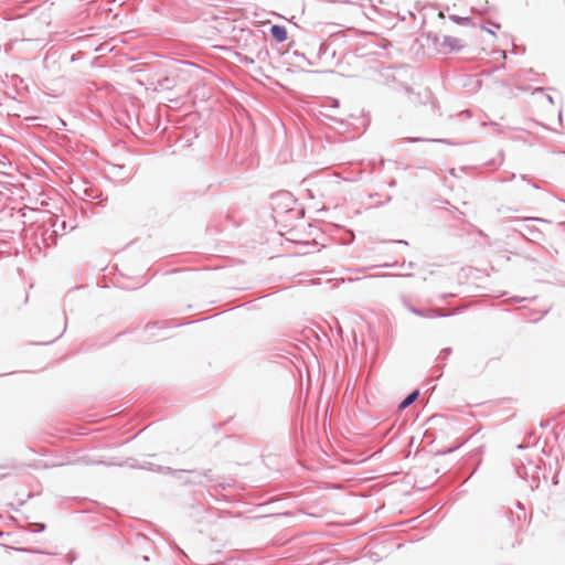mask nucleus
Wrapping results in <instances>:
<instances>
[{
	"label": "nucleus",
	"instance_id": "obj_14",
	"mask_svg": "<svg viewBox=\"0 0 565 565\" xmlns=\"http://www.w3.org/2000/svg\"><path fill=\"white\" fill-rule=\"evenodd\" d=\"M516 472L520 478L526 479L527 478V469L525 467H520L516 469Z\"/></svg>",
	"mask_w": 565,
	"mask_h": 565
},
{
	"label": "nucleus",
	"instance_id": "obj_7",
	"mask_svg": "<svg viewBox=\"0 0 565 565\" xmlns=\"http://www.w3.org/2000/svg\"><path fill=\"white\" fill-rule=\"evenodd\" d=\"M142 468H146V466H142ZM147 469H149L151 471L161 472V473H177V475L186 471V470H173L170 467L159 466V465H154L151 462H148Z\"/></svg>",
	"mask_w": 565,
	"mask_h": 565
},
{
	"label": "nucleus",
	"instance_id": "obj_40",
	"mask_svg": "<svg viewBox=\"0 0 565 565\" xmlns=\"http://www.w3.org/2000/svg\"><path fill=\"white\" fill-rule=\"evenodd\" d=\"M518 508H519V509H521V510H523V507L521 505V503H520V502L518 503Z\"/></svg>",
	"mask_w": 565,
	"mask_h": 565
},
{
	"label": "nucleus",
	"instance_id": "obj_33",
	"mask_svg": "<svg viewBox=\"0 0 565 565\" xmlns=\"http://www.w3.org/2000/svg\"><path fill=\"white\" fill-rule=\"evenodd\" d=\"M297 56H299V58H306L305 55L301 53V54H298V53H295Z\"/></svg>",
	"mask_w": 565,
	"mask_h": 565
},
{
	"label": "nucleus",
	"instance_id": "obj_21",
	"mask_svg": "<svg viewBox=\"0 0 565 565\" xmlns=\"http://www.w3.org/2000/svg\"><path fill=\"white\" fill-rule=\"evenodd\" d=\"M522 220H523V221H529V220H531V221H536V222L548 223V221H547V220L542 218V217H525V218H522Z\"/></svg>",
	"mask_w": 565,
	"mask_h": 565
},
{
	"label": "nucleus",
	"instance_id": "obj_29",
	"mask_svg": "<svg viewBox=\"0 0 565 565\" xmlns=\"http://www.w3.org/2000/svg\"><path fill=\"white\" fill-rule=\"evenodd\" d=\"M546 99L548 103L554 104L553 97L551 95H547Z\"/></svg>",
	"mask_w": 565,
	"mask_h": 565
},
{
	"label": "nucleus",
	"instance_id": "obj_12",
	"mask_svg": "<svg viewBox=\"0 0 565 565\" xmlns=\"http://www.w3.org/2000/svg\"><path fill=\"white\" fill-rule=\"evenodd\" d=\"M199 477H203L205 478L206 481L209 482H212L214 480L213 478V475H212V471L211 470H205L203 473H200Z\"/></svg>",
	"mask_w": 565,
	"mask_h": 565
},
{
	"label": "nucleus",
	"instance_id": "obj_3",
	"mask_svg": "<svg viewBox=\"0 0 565 565\" xmlns=\"http://www.w3.org/2000/svg\"><path fill=\"white\" fill-rule=\"evenodd\" d=\"M443 46L447 47L449 52L451 51H460L465 44L461 40L454 36H444Z\"/></svg>",
	"mask_w": 565,
	"mask_h": 565
},
{
	"label": "nucleus",
	"instance_id": "obj_26",
	"mask_svg": "<svg viewBox=\"0 0 565 565\" xmlns=\"http://www.w3.org/2000/svg\"><path fill=\"white\" fill-rule=\"evenodd\" d=\"M415 267H416V264L414 262H408L407 263V268L414 269Z\"/></svg>",
	"mask_w": 565,
	"mask_h": 565
},
{
	"label": "nucleus",
	"instance_id": "obj_34",
	"mask_svg": "<svg viewBox=\"0 0 565 565\" xmlns=\"http://www.w3.org/2000/svg\"><path fill=\"white\" fill-rule=\"evenodd\" d=\"M142 561H143V562H148V561H149V556L145 555V556L142 557Z\"/></svg>",
	"mask_w": 565,
	"mask_h": 565
},
{
	"label": "nucleus",
	"instance_id": "obj_25",
	"mask_svg": "<svg viewBox=\"0 0 565 565\" xmlns=\"http://www.w3.org/2000/svg\"><path fill=\"white\" fill-rule=\"evenodd\" d=\"M185 483H192V484H202V480H193V481H185Z\"/></svg>",
	"mask_w": 565,
	"mask_h": 565
},
{
	"label": "nucleus",
	"instance_id": "obj_1",
	"mask_svg": "<svg viewBox=\"0 0 565 565\" xmlns=\"http://www.w3.org/2000/svg\"><path fill=\"white\" fill-rule=\"evenodd\" d=\"M404 303L411 312H413L416 316L423 317V318L433 319V318H437V317H448L449 316V313H444L436 309H428V310L424 311L422 309H418V308L407 303L406 301H404Z\"/></svg>",
	"mask_w": 565,
	"mask_h": 565
},
{
	"label": "nucleus",
	"instance_id": "obj_13",
	"mask_svg": "<svg viewBox=\"0 0 565 565\" xmlns=\"http://www.w3.org/2000/svg\"><path fill=\"white\" fill-rule=\"evenodd\" d=\"M10 475V467L8 466H0V479L7 477Z\"/></svg>",
	"mask_w": 565,
	"mask_h": 565
},
{
	"label": "nucleus",
	"instance_id": "obj_37",
	"mask_svg": "<svg viewBox=\"0 0 565 565\" xmlns=\"http://www.w3.org/2000/svg\"><path fill=\"white\" fill-rule=\"evenodd\" d=\"M21 552H30L28 548H20Z\"/></svg>",
	"mask_w": 565,
	"mask_h": 565
},
{
	"label": "nucleus",
	"instance_id": "obj_20",
	"mask_svg": "<svg viewBox=\"0 0 565 565\" xmlns=\"http://www.w3.org/2000/svg\"><path fill=\"white\" fill-rule=\"evenodd\" d=\"M65 557H66V562L68 564H72L76 559V555L74 553H68V554H66Z\"/></svg>",
	"mask_w": 565,
	"mask_h": 565
},
{
	"label": "nucleus",
	"instance_id": "obj_36",
	"mask_svg": "<svg viewBox=\"0 0 565 565\" xmlns=\"http://www.w3.org/2000/svg\"><path fill=\"white\" fill-rule=\"evenodd\" d=\"M545 88L543 87H540V88H536L535 92H543Z\"/></svg>",
	"mask_w": 565,
	"mask_h": 565
},
{
	"label": "nucleus",
	"instance_id": "obj_31",
	"mask_svg": "<svg viewBox=\"0 0 565 565\" xmlns=\"http://www.w3.org/2000/svg\"><path fill=\"white\" fill-rule=\"evenodd\" d=\"M452 451V449H446L444 451H441L440 454L445 455V454H450Z\"/></svg>",
	"mask_w": 565,
	"mask_h": 565
},
{
	"label": "nucleus",
	"instance_id": "obj_32",
	"mask_svg": "<svg viewBox=\"0 0 565 565\" xmlns=\"http://www.w3.org/2000/svg\"><path fill=\"white\" fill-rule=\"evenodd\" d=\"M491 25H493L494 28L499 29L500 28V24L499 23H495V22H491Z\"/></svg>",
	"mask_w": 565,
	"mask_h": 565
},
{
	"label": "nucleus",
	"instance_id": "obj_6",
	"mask_svg": "<svg viewBox=\"0 0 565 565\" xmlns=\"http://www.w3.org/2000/svg\"><path fill=\"white\" fill-rule=\"evenodd\" d=\"M419 396V390L412 391L399 404H398V411H404L407 407H409L413 403L416 402V399Z\"/></svg>",
	"mask_w": 565,
	"mask_h": 565
},
{
	"label": "nucleus",
	"instance_id": "obj_28",
	"mask_svg": "<svg viewBox=\"0 0 565 565\" xmlns=\"http://www.w3.org/2000/svg\"><path fill=\"white\" fill-rule=\"evenodd\" d=\"M483 30H486L488 33L495 35L494 32L491 29H487L486 26H482Z\"/></svg>",
	"mask_w": 565,
	"mask_h": 565
},
{
	"label": "nucleus",
	"instance_id": "obj_9",
	"mask_svg": "<svg viewBox=\"0 0 565 565\" xmlns=\"http://www.w3.org/2000/svg\"><path fill=\"white\" fill-rule=\"evenodd\" d=\"M472 11L480 14H487L490 11V4L488 1L480 2L479 6L472 7Z\"/></svg>",
	"mask_w": 565,
	"mask_h": 565
},
{
	"label": "nucleus",
	"instance_id": "obj_16",
	"mask_svg": "<svg viewBox=\"0 0 565 565\" xmlns=\"http://www.w3.org/2000/svg\"><path fill=\"white\" fill-rule=\"evenodd\" d=\"M33 525L35 526V532H43L46 529V525L41 522L34 523Z\"/></svg>",
	"mask_w": 565,
	"mask_h": 565
},
{
	"label": "nucleus",
	"instance_id": "obj_8",
	"mask_svg": "<svg viewBox=\"0 0 565 565\" xmlns=\"http://www.w3.org/2000/svg\"><path fill=\"white\" fill-rule=\"evenodd\" d=\"M53 227L54 230L51 232L50 236H56L57 235V232L58 230L65 232L66 228H67V225H66V221H58V220H55V222L53 223Z\"/></svg>",
	"mask_w": 565,
	"mask_h": 565
},
{
	"label": "nucleus",
	"instance_id": "obj_22",
	"mask_svg": "<svg viewBox=\"0 0 565 565\" xmlns=\"http://www.w3.org/2000/svg\"><path fill=\"white\" fill-rule=\"evenodd\" d=\"M424 98H425L424 103H426L433 98L431 92L429 89L424 90Z\"/></svg>",
	"mask_w": 565,
	"mask_h": 565
},
{
	"label": "nucleus",
	"instance_id": "obj_4",
	"mask_svg": "<svg viewBox=\"0 0 565 565\" xmlns=\"http://www.w3.org/2000/svg\"><path fill=\"white\" fill-rule=\"evenodd\" d=\"M524 230L531 237L527 238L524 233H520L522 238L533 243H539L540 241L543 239V233L535 226L526 225Z\"/></svg>",
	"mask_w": 565,
	"mask_h": 565
},
{
	"label": "nucleus",
	"instance_id": "obj_41",
	"mask_svg": "<svg viewBox=\"0 0 565 565\" xmlns=\"http://www.w3.org/2000/svg\"><path fill=\"white\" fill-rule=\"evenodd\" d=\"M2 535H3V533H2V532H0V536H2Z\"/></svg>",
	"mask_w": 565,
	"mask_h": 565
},
{
	"label": "nucleus",
	"instance_id": "obj_24",
	"mask_svg": "<svg viewBox=\"0 0 565 565\" xmlns=\"http://www.w3.org/2000/svg\"><path fill=\"white\" fill-rule=\"evenodd\" d=\"M428 141L443 142V143H450V141H449V140H447V139H429Z\"/></svg>",
	"mask_w": 565,
	"mask_h": 565
},
{
	"label": "nucleus",
	"instance_id": "obj_17",
	"mask_svg": "<svg viewBox=\"0 0 565 565\" xmlns=\"http://www.w3.org/2000/svg\"><path fill=\"white\" fill-rule=\"evenodd\" d=\"M239 61L245 64H254V60L247 55H244L243 57H241Z\"/></svg>",
	"mask_w": 565,
	"mask_h": 565
},
{
	"label": "nucleus",
	"instance_id": "obj_10",
	"mask_svg": "<svg viewBox=\"0 0 565 565\" xmlns=\"http://www.w3.org/2000/svg\"><path fill=\"white\" fill-rule=\"evenodd\" d=\"M533 473H532V483H531V489H535L539 487V483H540V478H539V467L537 466H533Z\"/></svg>",
	"mask_w": 565,
	"mask_h": 565
},
{
	"label": "nucleus",
	"instance_id": "obj_5",
	"mask_svg": "<svg viewBox=\"0 0 565 565\" xmlns=\"http://www.w3.org/2000/svg\"><path fill=\"white\" fill-rule=\"evenodd\" d=\"M270 35L275 41L281 43L287 40V30L284 25L274 24L270 28Z\"/></svg>",
	"mask_w": 565,
	"mask_h": 565
},
{
	"label": "nucleus",
	"instance_id": "obj_27",
	"mask_svg": "<svg viewBox=\"0 0 565 565\" xmlns=\"http://www.w3.org/2000/svg\"><path fill=\"white\" fill-rule=\"evenodd\" d=\"M401 275L383 274L382 277H399Z\"/></svg>",
	"mask_w": 565,
	"mask_h": 565
},
{
	"label": "nucleus",
	"instance_id": "obj_35",
	"mask_svg": "<svg viewBox=\"0 0 565 565\" xmlns=\"http://www.w3.org/2000/svg\"><path fill=\"white\" fill-rule=\"evenodd\" d=\"M397 243H399V244H404V245H407V242H406V241H402V239H401V241H397Z\"/></svg>",
	"mask_w": 565,
	"mask_h": 565
},
{
	"label": "nucleus",
	"instance_id": "obj_39",
	"mask_svg": "<svg viewBox=\"0 0 565 565\" xmlns=\"http://www.w3.org/2000/svg\"><path fill=\"white\" fill-rule=\"evenodd\" d=\"M452 295H443V298L445 299L446 297H451Z\"/></svg>",
	"mask_w": 565,
	"mask_h": 565
},
{
	"label": "nucleus",
	"instance_id": "obj_11",
	"mask_svg": "<svg viewBox=\"0 0 565 565\" xmlns=\"http://www.w3.org/2000/svg\"><path fill=\"white\" fill-rule=\"evenodd\" d=\"M450 19L456 22L457 24H466L470 21V18L468 17H458V15H450Z\"/></svg>",
	"mask_w": 565,
	"mask_h": 565
},
{
	"label": "nucleus",
	"instance_id": "obj_19",
	"mask_svg": "<svg viewBox=\"0 0 565 565\" xmlns=\"http://www.w3.org/2000/svg\"><path fill=\"white\" fill-rule=\"evenodd\" d=\"M398 266V263H385V264H382V265H377L376 267H381V268H392V267H396Z\"/></svg>",
	"mask_w": 565,
	"mask_h": 565
},
{
	"label": "nucleus",
	"instance_id": "obj_18",
	"mask_svg": "<svg viewBox=\"0 0 565 565\" xmlns=\"http://www.w3.org/2000/svg\"><path fill=\"white\" fill-rule=\"evenodd\" d=\"M516 178L515 173H509L507 177L500 179L501 182L512 181Z\"/></svg>",
	"mask_w": 565,
	"mask_h": 565
},
{
	"label": "nucleus",
	"instance_id": "obj_15",
	"mask_svg": "<svg viewBox=\"0 0 565 565\" xmlns=\"http://www.w3.org/2000/svg\"><path fill=\"white\" fill-rule=\"evenodd\" d=\"M450 353H451V349L450 348H446V349L441 350L439 358L440 359H447Z\"/></svg>",
	"mask_w": 565,
	"mask_h": 565
},
{
	"label": "nucleus",
	"instance_id": "obj_23",
	"mask_svg": "<svg viewBox=\"0 0 565 565\" xmlns=\"http://www.w3.org/2000/svg\"><path fill=\"white\" fill-rule=\"evenodd\" d=\"M521 180L526 181L527 183H531L533 188L539 189V185L534 182H531L525 174L520 175Z\"/></svg>",
	"mask_w": 565,
	"mask_h": 565
},
{
	"label": "nucleus",
	"instance_id": "obj_30",
	"mask_svg": "<svg viewBox=\"0 0 565 565\" xmlns=\"http://www.w3.org/2000/svg\"><path fill=\"white\" fill-rule=\"evenodd\" d=\"M420 140H422L420 138H409L411 142H417V141H420Z\"/></svg>",
	"mask_w": 565,
	"mask_h": 565
},
{
	"label": "nucleus",
	"instance_id": "obj_2",
	"mask_svg": "<svg viewBox=\"0 0 565 565\" xmlns=\"http://www.w3.org/2000/svg\"><path fill=\"white\" fill-rule=\"evenodd\" d=\"M338 108H339V100L334 99V98H331L328 103L322 105V109L323 110L321 111V114L324 117H327V118H329V119H331L333 121L339 122V121H342V120L340 118H338L335 116V114H334Z\"/></svg>",
	"mask_w": 565,
	"mask_h": 565
},
{
	"label": "nucleus",
	"instance_id": "obj_38",
	"mask_svg": "<svg viewBox=\"0 0 565 565\" xmlns=\"http://www.w3.org/2000/svg\"><path fill=\"white\" fill-rule=\"evenodd\" d=\"M156 324H157V323H154L153 326H149V324H148L146 328H147V329H150V328L156 327Z\"/></svg>",
	"mask_w": 565,
	"mask_h": 565
}]
</instances>
